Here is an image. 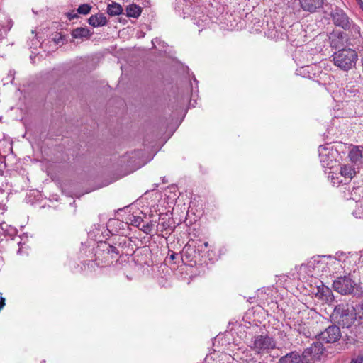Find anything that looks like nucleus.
I'll list each match as a JSON object with an SVG mask.
<instances>
[{"label": "nucleus", "mask_w": 363, "mask_h": 363, "mask_svg": "<svg viewBox=\"0 0 363 363\" xmlns=\"http://www.w3.org/2000/svg\"><path fill=\"white\" fill-rule=\"evenodd\" d=\"M340 28L335 29L330 35V46L335 49H341L347 46L355 48L359 45L358 39L362 38L359 27L357 24H336Z\"/></svg>", "instance_id": "f257e3e1"}, {"label": "nucleus", "mask_w": 363, "mask_h": 363, "mask_svg": "<svg viewBox=\"0 0 363 363\" xmlns=\"http://www.w3.org/2000/svg\"><path fill=\"white\" fill-rule=\"evenodd\" d=\"M356 48H342L332 55L334 65L341 70L348 71L355 67L358 60Z\"/></svg>", "instance_id": "f03ea898"}, {"label": "nucleus", "mask_w": 363, "mask_h": 363, "mask_svg": "<svg viewBox=\"0 0 363 363\" xmlns=\"http://www.w3.org/2000/svg\"><path fill=\"white\" fill-rule=\"evenodd\" d=\"M330 318L339 327L350 328L355 321L353 307L351 308L347 303L337 305L330 315Z\"/></svg>", "instance_id": "7ed1b4c3"}, {"label": "nucleus", "mask_w": 363, "mask_h": 363, "mask_svg": "<svg viewBox=\"0 0 363 363\" xmlns=\"http://www.w3.org/2000/svg\"><path fill=\"white\" fill-rule=\"evenodd\" d=\"M119 255L118 249L107 243L101 242L94 252L95 262L97 266L105 267L111 264Z\"/></svg>", "instance_id": "20e7f679"}, {"label": "nucleus", "mask_w": 363, "mask_h": 363, "mask_svg": "<svg viewBox=\"0 0 363 363\" xmlns=\"http://www.w3.org/2000/svg\"><path fill=\"white\" fill-rule=\"evenodd\" d=\"M276 345L275 340L267 334L254 335L249 343L250 349L257 354H268Z\"/></svg>", "instance_id": "39448f33"}, {"label": "nucleus", "mask_w": 363, "mask_h": 363, "mask_svg": "<svg viewBox=\"0 0 363 363\" xmlns=\"http://www.w3.org/2000/svg\"><path fill=\"white\" fill-rule=\"evenodd\" d=\"M356 284L350 277L347 276L340 277L333 281V289L342 295L351 294L354 289Z\"/></svg>", "instance_id": "423d86ee"}, {"label": "nucleus", "mask_w": 363, "mask_h": 363, "mask_svg": "<svg viewBox=\"0 0 363 363\" xmlns=\"http://www.w3.org/2000/svg\"><path fill=\"white\" fill-rule=\"evenodd\" d=\"M323 345L320 342H315L310 347L306 348L301 355L305 363L311 362L320 358L324 351Z\"/></svg>", "instance_id": "0eeeda50"}, {"label": "nucleus", "mask_w": 363, "mask_h": 363, "mask_svg": "<svg viewBox=\"0 0 363 363\" xmlns=\"http://www.w3.org/2000/svg\"><path fill=\"white\" fill-rule=\"evenodd\" d=\"M341 337L340 327L336 324L328 326L324 331L319 334V340L325 343H334Z\"/></svg>", "instance_id": "6e6552de"}, {"label": "nucleus", "mask_w": 363, "mask_h": 363, "mask_svg": "<svg viewBox=\"0 0 363 363\" xmlns=\"http://www.w3.org/2000/svg\"><path fill=\"white\" fill-rule=\"evenodd\" d=\"M320 161L323 167L331 168L335 162L334 151L324 145L319 146L318 148Z\"/></svg>", "instance_id": "1a4fd4ad"}, {"label": "nucleus", "mask_w": 363, "mask_h": 363, "mask_svg": "<svg viewBox=\"0 0 363 363\" xmlns=\"http://www.w3.org/2000/svg\"><path fill=\"white\" fill-rule=\"evenodd\" d=\"M350 161L357 165L363 164V146H354L349 152Z\"/></svg>", "instance_id": "9d476101"}, {"label": "nucleus", "mask_w": 363, "mask_h": 363, "mask_svg": "<svg viewBox=\"0 0 363 363\" xmlns=\"http://www.w3.org/2000/svg\"><path fill=\"white\" fill-rule=\"evenodd\" d=\"M301 7L306 11L313 13L317 9H320L323 4L324 0H299Z\"/></svg>", "instance_id": "9b49d317"}, {"label": "nucleus", "mask_w": 363, "mask_h": 363, "mask_svg": "<svg viewBox=\"0 0 363 363\" xmlns=\"http://www.w3.org/2000/svg\"><path fill=\"white\" fill-rule=\"evenodd\" d=\"M279 363H305L303 357L298 352L294 351L281 357Z\"/></svg>", "instance_id": "f8f14e48"}, {"label": "nucleus", "mask_w": 363, "mask_h": 363, "mask_svg": "<svg viewBox=\"0 0 363 363\" xmlns=\"http://www.w3.org/2000/svg\"><path fill=\"white\" fill-rule=\"evenodd\" d=\"M308 267L313 268L314 271L313 275L321 276L323 275L325 272H327L326 263L323 260L313 259L309 262Z\"/></svg>", "instance_id": "ddd939ff"}, {"label": "nucleus", "mask_w": 363, "mask_h": 363, "mask_svg": "<svg viewBox=\"0 0 363 363\" xmlns=\"http://www.w3.org/2000/svg\"><path fill=\"white\" fill-rule=\"evenodd\" d=\"M330 16L333 23H348L347 15L342 9L338 8L332 9Z\"/></svg>", "instance_id": "4468645a"}, {"label": "nucleus", "mask_w": 363, "mask_h": 363, "mask_svg": "<svg viewBox=\"0 0 363 363\" xmlns=\"http://www.w3.org/2000/svg\"><path fill=\"white\" fill-rule=\"evenodd\" d=\"M91 6L88 4H83L80 5L77 10V13L73 11L69 13H67L66 16L68 17L69 20H73L77 17V13L86 15L88 14L91 11Z\"/></svg>", "instance_id": "2eb2a0df"}, {"label": "nucleus", "mask_w": 363, "mask_h": 363, "mask_svg": "<svg viewBox=\"0 0 363 363\" xmlns=\"http://www.w3.org/2000/svg\"><path fill=\"white\" fill-rule=\"evenodd\" d=\"M340 174L345 179H351L357 173L355 168L351 164H344L340 167Z\"/></svg>", "instance_id": "dca6fc26"}, {"label": "nucleus", "mask_w": 363, "mask_h": 363, "mask_svg": "<svg viewBox=\"0 0 363 363\" xmlns=\"http://www.w3.org/2000/svg\"><path fill=\"white\" fill-rule=\"evenodd\" d=\"M126 16L128 17L138 18L142 12L140 6L136 4H130L125 9Z\"/></svg>", "instance_id": "f3484780"}, {"label": "nucleus", "mask_w": 363, "mask_h": 363, "mask_svg": "<svg viewBox=\"0 0 363 363\" xmlns=\"http://www.w3.org/2000/svg\"><path fill=\"white\" fill-rule=\"evenodd\" d=\"M317 289L318 294L325 301H330L333 299L332 291L329 287L322 284L318 286Z\"/></svg>", "instance_id": "a211bd4d"}, {"label": "nucleus", "mask_w": 363, "mask_h": 363, "mask_svg": "<svg viewBox=\"0 0 363 363\" xmlns=\"http://www.w3.org/2000/svg\"><path fill=\"white\" fill-rule=\"evenodd\" d=\"M353 307V313L355 320H359L361 323H363V303H357Z\"/></svg>", "instance_id": "6ab92c4d"}, {"label": "nucleus", "mask_w": 363, "mask_h": 363, "mask_svg": "<svg viewBox=\"0 0 363 363\" xmlns=\"http://www.w3.org/2000/svg\"><path fill=\"white\" fill-rule=\"evenodd\" d=\"M72 37L74 38H88L90 35V30L85 28H77L72 31Z\"/></svg>", "instance_id": "aec40b11"}, {"label": "nucleus", "mask_w": 363, "mask_h": 363, "mask_svg": "<svg viewBox=\"0 0 363 363\" xmlns=\"http://www.w3.org/2000/svg\"><path fill=\"white\" fill-rule=\"evenodd\" d=\"M122 6L117 3H112L107 6V13L111 16H117L122 13Z\"/></svg>", "instance_id": "412c9836"}, {"label": "nucleus", "mask_w": 363, "mask_h": 363, "mask_svg": "<svg viewBox=\"0 0 363 363\" xmlns=\"http://www.w3.org/2000/svg\"><path fill=\"white\" fill-rule=\"evenodd\" d=\"M152 227H153V224L151 222H150L145 225H143L141 230L146 234H149V233H150Z\"/></svg>", "instance_id": "4be33fe9"}, {"label": "nucleus", "mask_w": 363, "mask_h": 363, "mask_svg": "<svg viewBox=\"0 0 363 363\" xmlns=\"http://www.w3.org/2000/svg\"><path fill=\"white\" fill-rule=\"evenodd\" d=\"M363 362V357L362 356H358L355 359H352L350 362V363H362Z\"/></svg>", "instance_id": "5701e85b"}, {"label": "nucleus", "mask_w": 363, "mask_h": 363, "mask_svg": "<svg viewBox=\"0 0 363 363\" xmlns=\"http://www.w3.org/2000/svg\"><path fill=\"white\" fill-rule=\"evenodd\" d=\"M242 363H264L263 362L257 361L253 358L249 359H244Z\"/></svg>", "instance_id": "b1692460"}, {"label": "nucleus", "mask_w": 363, "mask_h": 363, "mask_svg": "<svg viewBox=\"0 0 363 363\" xmlns=\"http://www.w3.org/2000/svg\"><path fill=\"white\" fill-rule=\"evenodd\" d=\"M143 222V219L140 217L135 218L134 219V223L136 225H139Z\"/></svg>", "instance_id": "393cba45"}, {"label": "nucleus", "mask_w": 363, "mask_h": 363, "mask_svg": "<svg viewBox=\"0 0 363 363\" xmlns=\"http://www.w3.org/2000/svg\"><path fill=\"white\" fill-rule=\"evenodd\" d=\"M5 305V299L4 298L1 297L0 298V308H2Z\"/></svg>", "instance_id": "a878e982"}, {"label": "nucleus", "mask_w": 363, "mask_h": 363, "mask_svg": "<svg viewBox=\"0 0 363 363\" xmlns=\"http://www.w3.org/2000/svg\"><path fill=\"white\" fill-rule=\"evenodd\" d=\"M95 16H91L89 20H88V23H95L94 21H95Z\"/></svg>", "instance_id": "bb28decb"}, {"label": "nucleus", "mask_w": 363, "mask_h": 363, "mask_svg": "<svg viewBox=\"0 0 363 363\" xmlns=\"http://www.w3.org/2000/svg\"><path fill=\"white\" fill-rule=\"evenodd\" d=\"M175 254L174 253H172L171 255H170V259H174L175 258Z\"/></svg>", "instance_id": "cd10ccee"}, {"label": "nucleus", "mask_w": 363, "mask_h": 363, "mask_svg": "<svg viewBox=\"0 0 363 363\" xmlns=\"http://www.w3.org/2000/svg\"><path fill=\"white\" fill-rule=\"evenodd\" d=\"M94 27H98L99 26H104V24H99V23H97V24H91Z\"/></svg>", "instance_id": "c85d7f7f"}, {"label": "nucleus", "mask_w": 363, "mask_h": 363, "mask_svg": "<svg viewBox=\"0 0 363 363\" xmlns=\"http://www.w3.org/2000/svg\"><path fill=\"white\" fill-rule=\"evenodd\" d=\"M268 36L270 37V38H274V37H276V35L275 34L272 35V34L269 33Z\"/></svg>", "instance_id": "c756f323"}, {"label": "nucleus", "mask_w": 363, "mask_h": 363, "mask_svg": "<svg viewBox=\"0 0 363 363\" xmlns=\"http://www.w3.org/2000/svg\"><path fill=\"white\" fill-rule=\"evenodd\" d=\"M203 245H204L206 247H207L208 246V242H205L203 243Z\"/></svg>", "instance_id": "7c9ffc66"}, {"label": "nucleus", "mask_w": 363, "mask_h": 363, "mask_svg": "<svg viewBox=\"0 0 363 363\" xmlns=\"http://www.w3.org/2000/svg\"><path fill=\"white\" fill-rule=\"evenodd\" d=\"M162 182H163L164 183H167V182L166 181V179H165V177H163V179H162Z\"/></svg>", "instance_id": "2f4dec72"}, {"label": "nucleus", "mask_w": 363, "mask_h": 363, "mask_svg": "<svg viewBox=\"0 0 363 363\" xmlns=\"http://www.w3.org/2000/svg\"><path fill=\"white\" fill-rule=\"evenodd\" d=\"M221 29H223V30H229V28H225V27H223V28H222Z\"/></svg>", "instance_id": "473e14b6"}, {"label": "nucleus", "mask_w": 363, "mask_h": 363, "mask_svg": "<svg viewBox=\"0 0 363 363\" xmlns=\"http://www.w3.org/2000/svg\"><path fill=\"white\" fill-rule=\"evenodd\" d=\"M361 9L363 11V4L361 6Z\"/></svg>", "instance_id": "72a5a7b5"}]
</instances>
